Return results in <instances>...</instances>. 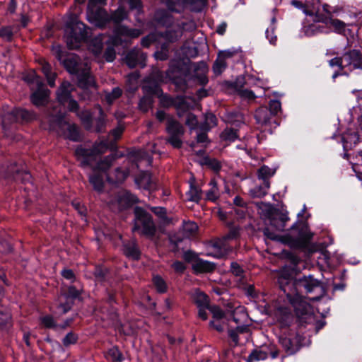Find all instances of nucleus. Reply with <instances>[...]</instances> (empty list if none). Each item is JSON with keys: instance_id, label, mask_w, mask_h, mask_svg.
<instances>
[{"instance_id": "f257e3e1", "label": "nucleus", "mask_w": 362, "mask_h": 362, "mask_svg": "<svg viewBox=\"0 0 362 362\" xmlns=\"http://www.w3.org/2000/svg\"><path fill=\"white\" fill-rule=\"evenodd\" d=\"M59 60L63 61L66 69L71 74H76L78 76V85L83 88H96V83L94 77L90 74V67L86 62L83 64L78 62V57L76 55H69L66 59H62L61 53L57 56Z\"/></svg>"}, {"instance_id": "f03ea898", "label": "nucleus", "mask_w": 362, "mask_h": 362, "mask_svg": "<svg viewBox=\"0 0 362 362\" xmlns=\"http://www.w3.org/2000/svg\"><path fill=\"white\" fill-rule=\"evenodd\" d=\"M47 119L49 124L47 127L44 124L45 128H48L50 131H54L58 135L71 141H80L81 135L78 127L74 124H69L66 122L63 114L61 112L51 113Z\"/></svg>"}, {"instance_id": "7ed1b4c3", "label": "nucleus", "mask_w": 362, "mask_h": 362, "mask_svg": "<svg viewBox=\"0 0 362 362\" xmlns=\"http://www.w3.org/2000/svg\"><path fill=\"white\" fill-rule=\"evenodd\" d=\"M212 314V320L210 322V327L218 332H222L228 329V335L234 345L238 344V334L247 333L249 327L247 325H238L235 329H229V319L226 317L224 312L217 306L210 308Z\"/></svg>"}, {"instance_id": "20e7f679", "label": "nucleus", "mask_w": 362, "mask_h": 362, "mask_svg": "<svg viewBox=\"0 0 362 362\" xmlns=\"http://www.w3.org/2000/svg\"><path fill=\"white\" fill-rule=\"evenodd\" d=\"M90 28L81 21L69 24L65 35L69 49H75L78 48L81 42L86 41L90 37Z\"/></svg>"}, {"instance_id": "39448f33", "label": "nucleus", "mask_w": 362, "mask_h": 362, "mask_svg": "<svg viewBox=\"0 0 362 362\" xmlns=\"http://www.w3.org/2000/svg\"><path fill=\"white\" fill-rule=\"evenodd\" d=\"M135 220L133 230L138 231L148 238H152L156 233V228L151 214L141 207L134 209Z\"/></svg>"}, {"instance_id": "423d86ee", "label": "nucleus", "mask_w": 362, "mask_h": 362, "mask_svg": "<svg viewBox=\"0 0 362 362\" xmlns=\"http://www.w3.org/2000/svg\"><path fill=\"white\" fill-rule=\"evenodd\" d=\"M109 146L108 141H100L95 142L93 148L90 149L81 146L78 147L75 153L81 161V165L85 167L86 165H92V163L96 160L98 156L106 152Z\"/></svg>"}, {"instance_id": "0eeeda50", "label": "nucleus", "mask_w": 362, "mask_h": 362, "mask_svg": "<svg viewBox=\"0 0 362 362\" xmlns=\"http://www.w3.org/2000/svg\"><path fill=\"white\" fill-rule=\"evenodd\" d=\"M24 80L29 83H35L37 89L31 95V101L36 106L44 105L49 98L50 91L45 87L40 78L32 71L24 77Z\"/></svg>"}, {"instance_id": "6e6552de", "label": "nucleus", "mask_w": 362, "mask_h": 362, "mask_svg": "<svg viewBox=\"0 0 362 362\" xmlns=\"http://www.w3.org/2000/svg\"><path fill=\"white\" fill-rule=\"evenodd\" d=\"M238 236V230L233 229L222 238L212 240L211 243V255L217 258L223 257L231 250L228 241L235 239Z\"/></svg>"}, {"instance_id": "1a4fd4ad", "label": "nucleus", "mask_w": 362, "mask_h": 362, "mask_svg": "<svg viewBox=\"0 0 362 362\" xmlns=\"http://www.w3.org/2000/svg\"><path fill=\"white\" fill-rule=\"evenodd\" d=\"M264 235L269 239L272 240H275L280 242L284 244L296 246L298 247H305L310 240L313 237V234L310 232L304 233L301 237L294 243V240L288 235H281L273 231H272L269 228L264 229Z\"/></svg>"}, {"instance_id": "9d476101", "label": "nucleus", "mask_w": 362, "mask_h": 362, "mask_svg": "<svg viewBox=\"0 0 362 362\" xmlns=\"http://www.w3.org/2000/svg\"><path fill=\"white\" fill-rule=\"evenodd\" d=\"M36 119V115L24 109L15 108L4 114L2 127L5 129L7 126L15 122H30Z\"/></svg>"}, {"instance_id": "9b49d317", "label": "nucleus", "mask_w": 362, "mask_h": 362, "mask_svg": "<svg viewBox=\"0 0 362 362\" xmlns=\"http://www.w3.org/2000/svg\"><path fill=\"white\" fill-rule=\"evenodd\" d=\"M137 202L136 197L125 190L119 191L115 197L109 201V205L114 211H121L132 206Z\"/></svg>"}, {"instance_id": "f8f14e48", "label": "nucleus", "mask_w": 362, "mask_h": 362, "mask_svg": "<svg viewBox=\"0 0 362 362\" xmlns=\"http://www.w3.org/2000/svg\"><path fill=\"white\" fill-rule=\"evenodd\" d=\"M344 74L356 70L362 71V52L359 49H353L344 53Z\"/></svg>"}, {"instance_id": "ddd939ff", "label": "nucleus", "mask_w": 362, "mask_h": 362, "mask_svg": "<svg viewBox=\"0 0 362 362\" xmlns=\"http://www.w3.org/2000/svg\"><path fill=\"white\" fill-rule=\"evenodd\" d=\"M142 32L139 29L129 28L124 25H117L114 30V35L110 38V43L113 45L122 44V37L136 38L141 35Z\"/></svg>"}, {"instance_id": "4468645a", "label": "nucleus", "mask_w": 362, "mask_h": 362, "mask_svg": "<svg viewBox=\"0 0 362 362\" xmlns=\"http://www.w3.org/2000/svg\"><path fill=\"white\" fill-rule=\"evenodd\" d=\"M87 20L98 28H103L110 21V16L107 11L102 8L95 9L88 7L87 11Z\"/></svg>"}, {"instance_id": "2eb2a0df", "label": "nucleus", "mask_w": 362, "mask_h": 362, "mask_svg": "<svg viewBox=\"0 0 362 362\" xmlns=\"http://www.w3.org/2000/svg\"><path fill=\"white\" fill-rule=\"evenodd\" d=\"M286 297L293 307L298 317H303L310 313V304L306 302L302 296L298 293L294 296H292L290 293H286Z\"/></svg>"}, {"instance_id": "dca6fc26", "label": "nucleus", "mask_w": 362, "mask_h": 362, "mask_svg": "<svg viewBox=\"0 0 362 362\" xmlns=\"http://www.w3.org/2000/svg\"><path fill=\"white\" fill-rule=\"evenodd\" d=\"M161 103L164 106H175L179 117L182 116V112L188 110L190 107V105L187 102L186 98L184 96L170 98L168 95H164L161 98Z\"/></svg>"}, {"instance_id": "f3484780", "label": "nucleus", "mask_w": 362, "mask_h": 362, "mask_svg": "<svg viewBox=\"0 0 362 362\" xmlns=\"http://www.w3.org/2000/svg\"><path fill=\"white\" fill-rule=\"evenodd\" d=\"M255 117L257 123L260 124L262 127H264L265 129L267 127L269 128H275L278 125L275 119L269 112L267 107H261L258 108L255 112Z\"/></svg>"}, {"instance_id": "a211bd4d", "label": "nucleus", "mask_w": 362, "mask_h": 362, "mask_svg": "<svg viewBox=\"0 0 362 362\" xmlns=\"http://www.w3.org/2000/svg\"><path fill=\"white\" fill-rule=\"evenodd\" d=\"M79 295V290L76 289L74 286L69 287L67 293L59 298L60 303L57 308L60 310L61 313L63 314L67 313L72 306L73 299L78 297Z\"/></svg>"}, {"instance_id": "6ab92c4d", "label": "nucleus", "mask_w": 362, "mask_h": 362, "mask_svg": "<svg viewBox=\"0 0 362 362\" xmlns=\"http://www.w3.org/2000/svg\"><path fill=\"white\" fill-rule=\"evenodd\" d=\"M146 59V54L138 48L132 49L125 57V62L130 68H134L137 65L144 67Z\"/></svg>"}, {"instance_id": "aec40b11", "label": "nucleus", "mask_w": 362, "mask_h": 362, "mask_svg": "<svg viewBox=\"0 0 362 362\" xmlns=\"http://www.w3.org/2000/svg\"><path fill=\"white\" fill-rule=\"evenodd\" d=\"M74 87L71 83L64 81L60 85L57 92V97L58 101L61 104H64L71 99V93L74 90Z\"/></svg>"}, {"instance_id": "412c9836", "label": "nucleus", "mask_w": 362, "mask_h": 362, "mask_svg": "<svg viewBox=\"0 0 362 362\" xmlns=\"http://www.w3.org/2000/svg\"><path fill=\"white\" fill-rule=\"evenodd\" d=\"M189 189L186 193L188 201L198 203L202 197V189L196 185L195 178L192 176L189 180Z\"/></svg>"}, {"instance_id": "4be33fe9", "label": "nucleus", "mask_w": 362, "mask_h": 362, "mask_svg": "<svg viewBox=\"0 0 362 362\" xmlns=\"http://www.w3.org/2000/svg\"><path fill=\"white\" fill-rule=\"evenodd\" d=\"M135 181L140 188L147 190L156 189V184L152 180L151 175L148 172H141L135 179Z\"/></svg>"}, {"instance_id": "5701e85b", "label": "nucleus", "mask_w": 362, "mask_h": 362, "mask_svg": "<svg viewBox=\"0 0 362 362\" xmlns=\"http://www.w3.org/2000/svg\"><path fill=\"white\" fill-rule=\"evenodd\" d=\"M71 320H66L62 325L56 322L52 315H45L40 317V322L45 328L52 329L54 330L64 329L69 326Z\"/></svg>"}, {"instance_id": "b1692460", "label": "nucleus", "mask_w": 362, "mask_h": 362, "mask_svg": "<svg viewBox=\"0 0 362 362\" xmlns=\"http://www.w3.org/2000/svg\"><path fill=\"white\" fill-rule=\"evenodd\" d=\"M274 318L281 327H286L292 320V314L287 308L280 307L274 311Z\"/></svg>"}, {"instance_id": "393cba45", "label": "nucleus", "mask_w": 362, "mask_h": 362, "mask_svg": "<svg viewBox=\"0 0 362 362\" xmlns=\"http://www.w3.org/2000/svg\"><path fill=\"white\" fill-rule=\"evenodd\" d=\"M296 286L298 288H303L306 293H311L320 287V282L310 276H303L298 281Z\"/></svg>"}, {"instance_id": "a878e982", "label": "nucleus", "mask_w": 362, "mask_h": 362, "mask_svg": "<svg viewBox=\"0 0 362 362\" xmlns=\"http://www.w3.org/2000/svg\"><path fill=\"white\" fill-rule=\"evenodd\" d=\"M115 156L112 155L105 157L103 159L98 160L92 163V165H89L96 172H105L112 165L115 160Z\"/></svg>"}, {"instance_id": "bb28decb", "label": "nucleus", "mask_w": 362, "mask_h": 362, "mask_svg": "<svg viewBox=\"0 0 362 362\" xmlns=\"http://www.w3.org/2000/svg\"><path fill=\"white\" fill-rule=\"evenodd\" d=\"M208 66L205 62H201L196 64L194 68V76L201 85H206L208 83L206 74Z\"/></svg>"}, {"instance_id": "cd10ccee", "label": "nucleus", "mask_w": 362, "mask_h": 362, "mask_svg": "<svg viewBox=\"0 0 362 362\" xmlns=\"http://www.w3.org/2000/svg\"><path fill=\"white\" fill-rule=\"evenodd\" d=\"M124 253L132 259H139L141 252L136 240H131L124 245Z\"/></svg>"}, {"instance_id": "c85d7f7f", "label": "nucleus", "mask_w": 362, "mask_h": 362, "mask_svg": "<svg viewBox=\"0 0 362 362\" xmlns=\"http://www.w3.org/2000/svg\"><path fill=\"white\" fill-rule=\"evenodd\" d=\"M166 130L170 136L182 135L184 133L182 125L173 117H168Z\"/></svg>"}, {"instance_id": "c756f323", "label": "nucleus", "mask_w": 362, "mask_h": 362, "mask_svg": "<svg viewBox=\"0 0 362 362\" xmlns=\"http://www.w3.org/2000/svg\"><path fill=\"white\" fill-rule=\"evenodd\" d=\"M192 268L196 272H210L215 269V264L209 261L197 258L192 263Z\"/></svg>"}, {"instance_id": "7c9ffc66", "label": "nucleus", "mask_w": 362, "mask_h": 362, "mask_svg": "<svg viewBox=\"0 0 362 362\" xmlns=\"http://www.w3.org/2000/svg\"><path fill=\"white\" fill-rule=\"evenodd\" d=\"M99 115L97 118L93 119V129L90 131L95 132H102L105 129L106 120L105 115L101 107H98Z\"/></svg>"}, {"instance_id": "2f4dec72", "label": "nucleus", "mask_w": 362, "mask_h": 362, "mask_svg": "<svg viewBox=\"0 0 362 362\" xmlns=\"http://www.w3.org/2000/svg\"><path fill=\"white\" fill-rule=\"evenodd\" d=\"M41 70L47 78V83L51 87L55 86L57 74L51 71V66L45 60H40Z\"/></svg>"}, {"instance_id": "473e14b6", "label": "nucleus", "mask_w": 362, "mask_h": 362, "mask_svg": "<svg viewBox=\"0 0 362 362\" xmlns=\"http://www.w3.org/2000/svg\"><path fill=\"white\" fill-rule=\"evenodd\" d=\"M288 217L283 214H278L272 216L270 220L271 226L279 231L284 230L286 223L288 220Z\"/></svg>"}, {"instance_id": "72a5a7b5", "label": "nucleus", "mask_w": 362, "mask_h": 362, "mask_svg": "<svg viewBox=\"0 0 362 362\" xmlns=\"http://www.w3.org/2000/svg\"><path fill=\"white\" fill-rule=\"evenodd\" d=\"M328 28H332L333 31L340 34L344 35L346 33V24L341 20L329 18Z\"/></svg>"}, {"instance_id": "f704fd0d", "label": "nucleus", "mask_w": 362, "mask_h": 362, "mask_svg": "<svg viewBox=\"0 0 362 362\" xmlns=\"http://www.w3.org/2000/svg\"><path fill=\"white\" fill-rule=\"evenodd\" d=\"M274 174V171L268 166L263 165L258 170V177L262 179L266 188H269V178Z\"/></svg>"}, {"instance_id": "c9c22d12", "label": "nucleus", "mask_w": 362, "mask_h": 362, "mask_svg": "<svg viewBox=\"0 0 362 362\" xmlns=\"http://www.w3.org/2000/svg\"><path fill=\"white\" fill-rule=\"evenodd\" d=\"M193 300L197 308H208L209 305V297L200 291H195L193 294Z\"/></svg>"}, {"instance_id": "e433bc0d", "label": "nucleus", "mask_w": 362, "mask_h": 362, "mask_svg": "<svg viewBox=\"0 0 362 362\" xmlns=\"http://www.w3.org/2000/svg\"><path fill=\"white\" fill-rule=\"evenodd\" d=\"M220 137L221 141L229 144L235 141L239 135L236 129L227 127L221 132Z\"/></svg>"}, {"instance_id": "4c0bfd02", "label": "nucleus", "mask_w": 362, "mask_h": 362, "mask_svg": "<svg viewBox=\"0 0 362 362\" xmlns=\"http://www.w3.org/2000/svg\"><path fill=\"white\" fill-rule=\"evenodd\" d=\"M78 116L81 120L83 125L87 130H91L93 129V119L92 114L88 110H83L78 112Z\"/></svg>"}, {"instance_id": "58836bf2", "label": "nucleus", "mask_w": 362, "mask_h": 362, "mask_svg": "<svg viewBox=\"0 0 362 362\" xmlns=\"http://www.w3.org/2000/svg\"><path fill=\"white\" fill-rule=\"evenodd\" d=\"M209 185L211 188L206 192V199L211 202H216L220 195L216 180L212 179L209 182Z\"/></svg>"}, {"instance_id": "ea45409f", "label": "nucleus", "mask_w": 362, "mask_h": 362, "mask_svg": "<svg viewBox=\"0 0 362 362\" xmlns=\"http://www.w3.org/2000/svg\"><path fill=\"white\" fill-rule=\"evenodd\" d=\"M216 125L217 119L216 116L214 114L209 112L205 115L204 122L201 124L200 129L204 131H209Z\"/></svg>"}, {"instance_id": "a19ab883", "label": "nucleus", "mask_w": 362, "mask_h": 362, "mask_svg": "<svg viewBox=\"0 0 362 362\" xmlns=\"http://www.w3.org/2000/svg\"><path fill=\"white\" fill-rule=\"evenodd\" d=\"M268 354L266 351L257 349L253 350L247 358V362H256L264 360L267 358Z\"/></svg>"}, {"instance_id": "79ce46f5", "label": "nucleus", "mask_w": 362, "mask_h": 362, "mask_svg": "<svg viewBox=\"0 0 362 362\" xmlns=\"http://www.w3.org/2000/svg\"><path fill=\"white\" fill-rule=\"evenodd\" d=\"M188 0H168L166 6L171 11L180 12Z\"/></svg>"}, {"instance_id": "37998d69", "label": "nucleus", "mask_w": 362, "mask_h": 362, "mask_svg": "<svg viewBox=\"0 0 362 362\" xmlns=\"http://www.w3.org/2000/svg\"><path fill=\"white\" fill-rule=\"evenodd\" d=\"M198 230V226L192 221L185 222L183 224V233L185 237L191 238L194 236Z\"/></svg>"}, {"instance_id": "c03bdc74", "label": "nucleus", "mask_w": 362, "mask_h": 362, "mask_svg": "<svg viewBox=\"0 0 362 362\" xmlns=\"http://www.w3.org/2000/svg\"><path fill=\"white\" fill-rule=\"evenodd\" d=\"M182 35V30L180 28H177L175 30H168L164 34V37L170 42H174L180 37H181Z\"/></svg>"}, {"instance_id": "a18cd8bd", "label": "nucleus", "mask_w": 362, "mask_h": 362, "mask_svg": "<svg viewBox=\"0 0 362 362\" xmlns=\"http://www.w3.org/2000/svg\"><path fill=\"white\" fill-rule=\"evenodd\" d=\"M89 181L95 190L98 192H101L103 190L104 183L103 179L100 175L96 173L95 175H90L89 177Z\"/></svg>"}, {"instance_id": "49530a36", "label": "nucleus", "mask_w": 362, "mask_h": 362, "mask_svg": "<svg viewBox=\"0 0 362 362\" xmlns=\"http://www.w3.org/2000/svg\"><path fill=\"white\" fill-rule=\"evenodd\" d=\"M227 67V62L225 61L222 57L218 55L217 59H216L214 66L213 70L215 74L219 75L221 74Z\"/></svg>"}, {"instance_id": "de8ad7c7", "label": "nucleus", "mask_w": 362, "mask_h": 362, "mask_svg": "<svg viewBox=\"0 0 362 362\" xmlns=\"http://www.w3.org/2000/svg\"><path fill=\"white\" fill-rule=\"evenodd\" d=\"M103 39L101 37L94 38L90 45V49L95 55H98L103 49Z\"/></svg>"}, {"instance_id": "09e8293b", "label": "nucleus", "mask_w": 362, "mask_h": 362, "mask_svg": "<svg viewBox=\"0 0 362 362\" xmlns=\"http://www.w3.org/2000/svg\"><path fill=\"white\" fill-rule=\"evenodd\" d=\"M127 13L124 8L119 7L112 15L110 16V21L118 23L125 19Z\"/></svg>"}, {"instance_id": "8fccbe9b", "label": "nucleus", "mask_w": 362, "mask_h": 362, "mask_svg": "<svg viewBox=\"0 0 362 362\" xmlns=\"http://www.w3.org/2000/svg\"><path fill=\"white\" fill-rule=\"evenodd\" d=\"M327 7H328V5H327V4H325L323 6V10L328 14V16L317 13L315 16V18L313 19L314 21L321 22V23H325L327 26L328 25L329 18H332V16H331L330 12L328 11Z\"/></svg>"}, {"instance_id": "3c124183", "label": "nucleus", "mask_w": 362, "mask_h": 362, "mask_svg": "<svg viewBox=\"0 0 362 362\" xmlns=\"http://www.w3.org/2000/svg\"><path fill=\"white\" fill-rule=\"evenodd\" d=\"M122 93V90L119 87L114 88L110 93H106L105 100L109 104L113 103L114 100L119 98Z\"/></svg>"}, {"instance_id": "603ef678", "label": "nucleus", "mask_w": 362, "mask_h": 362, "mask_svg": "<svg viewBox=\"0 0 362 362\" xmlns=\"http://www.w3.org/2000/svg\"><path fill=\"white\" fill-rule=\"evenodd\" d=\"M13 27L10 25L2 26L0 28V38L6 40L11 41L13 37Z\"/></svg>"}, {"instance_id": "864d4df0", "label": "nucleus", "mask_w": 362, "mask_h": 362, "mask_svg": "<svg viewBox=\"0 0 362 362\" xmlns=\"http://www.w3.org/2000/svg\"><path fill=\"white\" fill-rule=\"evenodd\" d=\"M11 322V314L9 311L0 307V327L7 326Z\"/></svg>"}, {"instance_id": "5fc2aeb1", "label": "nucleus", "mask_w": 362, "mask_h": 362, "mask_svg": "<svg viewBox=\"0 0 362 362\" xmlns=\"http://www.w3.org/2000/svg\"><path fill=\"white\" fill-rule=\"evenodd\" d=\"M169 51L167 44H163L161 46L160 50L157 51L154 54V57L157 60L164 61L168 58Z\"/></svg>"}, {"instance_id": "6e6d98bb", "label": "nucleus", "mask_w": 362, "mask_h": 362, "mask_svg": "<svg viewBox=\"0 0 362 362\" xmlns=\"http://www.w3.org/2000/svg\"><path fill=\"white\" fill-rule=\"evenodd\" d=\"M344 54L341 57H336L328 61V64L329 66L338 67L341 71H343V74H344Z\"/></svg>"}, {"instance_id": "4d7b16f0", "label": "nucleus", "mask_w": 362, "mask_h": 362, "mask_svg": "<svg viewBox=\"0 0 362 362\" xmlns=\"http://www.w3.org/2000/svg\"><path fill=\"white\" fill-rule=\"evenodd\" d=\"M153 284L159 293H165L167 291V286L165 281L159 276H156L153 279Z\"/></svg>"}, {"instance_id": "13d9d810", "label": "nucleus", "mask_w": 362, "mask_h": 362, "mask_svg": "<svg viewBox=\"0 0 362 362\" xmlns=\"http://www.w3.org/2000/svg\"><path fill=\"white\" fill-rule=\"evenodd\" d=\"M108 358L113 361L120 362L122 360V356L117 347H112L107 352Z\"/></svg>"}, {"instance_id": "bf43d9fd", "label": "nucleus", "mask_w": 362, "mask_h": 362, "mask_svg": "<svg viewBox=\"0 0 362 362\" xmlns=\"http://www.w3.org/2000/svg\"><path fill=\"white\" fill-rule=\"evenodd\" d=\"M127 177V173L125 170H122L121 168H117L115 170V178L114 179L108 177V179L112 182H122Z\"/></svg>"}, {"instance_id": "052dcab7", "label": "nucleus", "mask_w": 362, "mask_h": 362, "mask_svg": "<svg viewBox=\"0 0 362 362\" xmlns=\"http://www.w3.org/2000/svg\"><path fill=\"white\" fill-rule=\"evenodd\" d=\"M269 112L274 117L281 110V103L277 100H272L269 102Z\"/></svg>"}, {"instance_id": "680f3d73", "label": "nucleus", "mask_w": 362, "mask_h": 362, "mask_svg": "<svg viewBox=\"0 0 362 362\" xmlns=\"http://www.w3.org/2000/svg\"><path fill=\"white\" fill-rule=\"evenodd\" d=\"M78 337L73 332H69L62 340V343L65 346L76 343Z\"/></svg>"}, {"instance_id": "e2e57ef3", "label": "nucleus", "mask_w": 362, "mask_h": 362, "mask_svg": "<svg viewBox=\"0 0 362 362\" xmlns=\"http://www.w3.org/2000/svg\"><path fill=\"white\" fill-rule=\"evenodd\" d=\"M230 271L233 274L240 279L244 276V270L237 262L231 263Z\"/></svg>"}, {"instance_id": "0e129e2a", "label": "nucleus", "mask_w": 362, "mask_h": 362, "mask_svg": "<svg viewBox=\"0 0 362 362\" xmlns=\"http://www.w3.org/2000/svg\"><path fill=\"white\" fill-rule=\"evenodd\" d=\"M279 342L286 351H293V344L289 338L281 337L279 338Z\"/></svg>"}, {"instance_id": "69168bd1", "label": "nucleus", "mask_w": 362, "mask_h": 362, "mask_svg": "<svg viewBox=\"0 0 362 362\" xmlns=\"http://www.w3.org/2000/svg\"><path fill=\"white\" fill-rule=\"evenodd\" d=\"M268 189L269 188H266L265 185L263 184L262 186H259L254 188L251 192L254 197H262L267 194Z\"/></svg>"}, {"instance_id": "338daca9", "label": "nucleus", "mask_w": 362, "mask_h": 362, "mask_svg": "<svg viewBox=\"0 0 362 362\" xmlns=\"http://www.w3.org/2000/svg\"><path fill=\"white\" fill-rule=\"evenodd\" d=\"M228 122L233 124L235 122L243 123V115L241 113H230L228 117Z\"/></svg>"}, {"instance_id": "774afa93", "label": "nucleus", "mask_w": 362, "mask_h": 362, "mask_svg": "<svg viewBox=\"0 0 362 362\" xmlns=\"http://www.w3.org/2000/svg\"><path fill=\"white\" fill-rule=\"evenodd\" d=\"M186 124L191 129H195L198 125L197 117L192 113H189L187 116Z\"/></svg>"}]
</instances>
